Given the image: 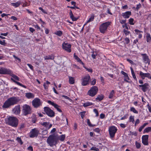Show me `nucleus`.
Returning <instances> with one entry per match:
<instances>
[{"instance_id": "obj_1", "label": "nucleus", "mask_w": 151, "mask_h": 151, "mask_svg": "<svg viewBox=\"0 0 151 151\" xmlns=\"http://www.w3.org/2000/svg\"><path fill=\"white\" fill-rule=\"evenodd\" d=\"M19 101L18 99L15 97H12L7 99L4 103L2 107L7 108L11 106L14 105L17 103Z\"/></svg>"}, {"instance_id": "obj_2", "label": "nucleus", "mask_w": 151, "mask_h": 151, "mask_svg": "<svg viewBox=\"0 0 151 151\" xmlns=\"http://www.w3.org/2000/svg\"><path fill=\"white\" fill-rule=\"evenodd\" d=\"M8 124L12 127H17L18 124L17 118L14 116H9L7 119Z\"/></svg>"}, {"instance_id": "obj_3", "label": "nucleus", "mask_w": 151, "mask_h": 151, "mask_svg": "<svg viewBox=\"0 0 151 151\" xmlns=\"http://www.w3.org/2000/svg\"><path fill=\"white\" fill-rule=\"evenodd\" d=\"M47 142L51 147L55 146L57 143V136L55 135H50L47 139Z\"/></svg>"}, {"instance_id": "obj_4", "label": "nucleus", "mask_w": 151, "mask_h": 151, "mask_svg": "<svg viewBox=\"0 0 151 151\" xmlns=\"http://www.w3.org/2000/svg\"><path fill=\"white\" fill-rule=\"evenodd\" d=\"M98 91V89L97 86H93L88 91L87 94L89 96L93 97L97 93Z\"/></svg>"}, {"instance_id": "obj_5", "label": "nucleus", "mask_w": 151, "mask_h": 151, "mask_svg": "<svg viewBox=\"0 0 151 151\" xmlns=\"http://www.w3.org/2000/svg\"><path fill=\"white\" fill-rule=\"evenodd\" d=\"M44 110L45 114L49 116L52 117L55 116V112L49 107H45Z\"/></svg>"}, {"instance_id": "obj_6", "label": "nucleus", "mask_w": 151, "mask_h": 151, "mask_svg": "<svg viewBox=\"0 0 151 151\" xmlns=\"http://www.w3.org/2000/svg\"><path fill=\"white\" fill-rule=\"evenodd\" d=\"M110 24V22H109L103 23L99 27L100 32L102 33H104L106 31L108 27Z\"/></svg>"}, {"instance_id": "obj_7", "label": "nucleus", "mask_w": 151, "mask_h": 151, "mask_svg": "<svg viewBox=\"0 0 151 151\" xmlns=\"http://www.w3.org/2000/svg\"><path fill=\"white\" fill-rule=\"evenodd\" d=\"M117 131L116 128L114 126H112L109 127V132L111 138H112L114 137Z\"/></svg>"}, {"instance_id": "obj_8", "label": "nucleus", "mask_w": 151, "mask_h": 151, "mask_svg": "<svg viewBox=\"0 0 151 151\" xmlns=\"http://www.w3.org/2000/svg\"><path fill=\"white\" fill-rule=\"evenodd\" d=\"M32 103L34 107L37 108L41 105L42 102L39 99L35 98L32 101Z\"/></svg>"}, {"instance_id": "obj_9", "label": "nucleus", "mask_w": 151, "mask_h": 151, "mask_svg": "<svg viewBox=\"0 0 151 151\" xmlns=\"http://www.w3.org/2000/svg\"><path fill=\"white\" fill-rule=\"evenodd\" d=\"M90 77L89 75H87L82 78L81 85L83 86H85L89 84V81Z\"/></svg>"}, {"instance_id": "obj_10", "label": "nucleus", "mask_w": 151, "mask_h": 151, "mask_svg": "<svg viewBox=\"0 0 151 151\" xmlns=\"http://www.w3.org/2000/svg\"><path fill=\"white\" fill-rule=\"evenodd\" d=\"M23 114L25 115L29 114L31 113V109L30 107L27 105H24L23 106Z\"/></svg>"}, {"instance_id": "obj_11", "label": "nucleus", "mask_w": 151, "mask_h": 151, "mask_svg": "<svg viewBox=\"0 0 151 151\" xmlns=\"http://www.w3.org/2000/svg\"><path fill=\"white\" fill-rule=\"evenodd\" d=\"M62 47L64 49L67 51L69 52H71V45L64 42L62 44Z\"/></svg>"}, {"instance_id": "obj_12", "label": "nucleus", "mask_w": 151, "mask_h": 151, "mask_svg": "<svg viewBox=\"0 0 151 151\" xmlns=\"http://www.w3.org/2000/svg\"><path fill=\"white\" fill-rule=\"evenodd\" d=\"M39 131L36 128L32 129L29 135L30 137H37L39 134Z\"/></svg>"}, {"instance_id": "obj_13", "label": "nucleus", "mask_w": 151, "mask_h": 151, "mask_svg": "<svg viewBox=\"0 0 151 151\" xmlns=\"http://www.w3.org/2000/svg\"><path fill=\"white\" fill-rule=\"evenodd\" d=\"M12 72L9 70L3 67L0 68V74H10Z\"/></svg>"}, {"instance_id": "obj_14", "label": "nucleus", "mask_w": 151, "mask_h": 151, "mask_svg": "<svg viewBox=\"0 0 151 151\" xmlns=\"http://www.w3.org/2000/svg\"><path fill=\"white\" fill-rule=\"evenodd\" d=\"M141 55L143 56V62L149 65L150 63V60L149 59L148 56L146 54H142Z\"/></svg>"}, {"instance_id": "obj_15", "label": "nucleus", "mask_w": 151, "mask_h": 151, "mask_svg": "<svg viewBox=\"0 0 151 151\" xmlns=\"http://www.w3.org/2000/svg\"><path fill=\"white\" fill-rule=\"evenodd\" d=\"M47 103L54 106V107L55 108L57 111L59 112H62V111L61 109L59 108L60 107L59 106H58V104L55 103L54 102H52L50 100L48 101Z\"/></svg>"}, {"instance_id": "obj_16", "label": "nucleus", "mask_w": 151, "mask_h": 151, "mask_svg": "<svg viewBox=\"0 0 151 151\" xmlns=\"http://www.w3.org/2000/svg\"><path fill=\"white\" fill-rule=\"evenodd\" d=\"M149 136L147 135H144L142 136V143L145 145H148V140Z\"/></svg>"}, {"instance_id": "obj_17", "label": "nucleus", "mask_w": 151, "mask_h": 151, "mask_svg": "<svg viewBox=\"0 0 151 151\" xmlns=\"http://www.w3.org/2000/svg\"><path fill=\"white\" fill-rule=\"evenodd\" d=\"M12 112L16 114H19L20 112V106L19 105L15 106L12 110Z\"/></svg>"}, {"instance_id": "obj_18", "label": "nucleus", "mask_w": 151, "mask_h": 151, "mask_svg": "<svg viewBox=\"0 0 151 151\" xmlns=\"http://www.w3.org/2000/svg\"><path fill=\"white\" fill-rule=\"evenodd\" d=\"M139 75L142 79H144L145 77H147L149 78L150 74L149 73H144L141 71L139 72Z\"/></svg>"}, {"instance_id": "obj_19", "label": "nucleus", "mask_w": 151, "mask_h": 151, "mask_svg": "<svg viewBox=\"0 0 151 151\" xmlns=\"http://www.w3.org/2000/svg\"><path fill=\"white\" fill-rule=\"evenodd\" d=\"M139 87H142V90L145 92L146 91V89L148 88L149 85L147 83H145L143 85H139Z\"/></svg>"}, {"instance_id": "obj_20", "label": "nucleus", "mask_w": 151, "mask_h": 151, "mask_svg": "<svg viewBox=\"0 0 151 151\" xmlns=\"http://www.w3.org/2000/svg\"><path fill=\"white\" fill-rule=\"evenodd\" d=\"M131 14V12L129 11H127L122 13V16L124 18H128Z\"/></svg>"}, {"instance_id": "obj_21", "label": "nucleus", "mask_w": 151, "mask_h": 151, "mask_svg": "<svg viewBox=\"0 0 151 151\" xmlns=\"http://www.w3.org/2000/svg\"><path fill=\"white\" fill-rule=\"evenodd\" d=\"M44 58L45 60H53L55 58V56L53 54L48 55L44 57Z\"/></svg>"}, {"instance_id": "obj_22", "label": "nucleus", "mask_w": 151, "mask_h": 151, "mask_svg": "<svg viewBox=\"0 0 151 151\" xmlns=\"http://www.w3.org/2000/svg\"><path fill=\"white\" fill-rule=\"evenodd\" d=\"M56 136H57V140L59 139L61 141H63L65 139V135L63 134L61 135L60 137L57 135Z\"/></svg>"}, {"instance_id": "obj_23", "label": "nucleus", "mask_w": 151, "mask_h": 151, "mask_svg": "<svg viewBox=\"0 0 151 151\" xmlns=\"http://www.w3.org/2000/svg\"><path fill=\"white\" fill-rule=\"evenodd\" d=\"M70 18L72 19L73 21H76L78 19V18L75 17L73 15L72 11L70 10V12L69 13Z\"/></svg>"}, {"instance_id": "obj_24", "label": "nucleus", "mask_w": 151, "mask_h": 151, "mask_svg": "<svg viewBox=\"0 0 151 151\" xmlns=\"http://www.w3.org/2000/svg\"><path fill=\"white\" fill-rule=\"evenodd\" d=\"M69 83L71 84H73L75 83V80L73 77L69 76Z\"/></svg>"}, {"instance_id": "obj_25", "label": "nucleus", "mask_w": 151, "mask_h": 151, "mask_svg": "<svg viewBox=\"0 0 151 151\" xmlns=\"http://www.w3.org/2000/svg\"><path fill=\"white\" fill-rule=\"evenodd\" d=\"M74 56L75 59H76L78 62L80 63L82 65H84L82 61L79 58H78L77 55H75V53H74Z\"/></svg>"}, {"instance_id": "obj_26", "label": "nucleus", "mask_w": 151, "mask_h": 151, "mask_svg": "<svg viewBox=\"0 0 151 151\" xmlns=\"http://www.w3.org/2000/svg\"><path fill=\"white\" fill-rule=\"evenodd\" d=\"M21 4V3L20 1H19L16 3H11L12 5L16 7H18Z\"/></svg>"}, {"instance_id": "obj_27", "label": "nucleus", "mask_w": 151, "mask_h": 151, "mask_svg": "<svg viewBox=\"0 0 151 151\" xmlns=\"http://www.w3.org/2000/svg\"><path fill=\"white\" fill-rule=\"evenodd\" d=\"M26 96L28 98H33L34 97V95L30 93H26Z\"/></svg>"}, {"instance_id": "obj_28", "label": "nucleus", "mask_w": 151, "mask_h": 151, "mask_svg": "<svg viewBox=\"0 0 151 151\" xmlns=\"http://www.w3.org/2000/svg\"><path fill=\"white\" fill-rule=\"evenodd\" d=\"M104 97V95L102 94L99 95L97 97L96 99L97 101L98 100L99 101H101L103 99Z\"/></svg>"}, {"instance_id": "obj_29", "label": "nucleus", "mask_w": 151, "mask_h": 151, "mask_svg": "<svg viewBox=\"0 0 151 151\" xmlns=\"http://www.w3.org/2000/svg\"><path fill=\"white\" fill-rule=\"evenodd\" d=\"M150 132H151V127H149L145 129L144 130L143 133H145L146 132L148 133Z\"/></svg>"}, {"instance_id": "obj_30", "label": "nucleus", "mask_w": 151, "mask_h": 151, "mask_svg": "<svg viewBox=\"0 0 151 151\" xmlns=\"http://www.w3.org/2000/svg\"><path fill=\"white\" fill-rule=\"evenodd\" d=\"M93 104L91 102H87L85 103H84L83 104V106L84 107H86L88 106H91Z\"/></svg>"}, {"instance_id": "obj_31", "label": "nucleus", "mask_w": 151, "mask_h": 151, "mask_svg": "<svg viewBox=\"0 0 151 151\" xmlns=\"http://www.w3.org/2000/svg\"><path fill=\"white\" fill-rule=\"evenodd\" d=\"M130 69L131 70L132 74V76H133V77L134 79L135 80L137 81V78L136 76L135 75L134 72L133 71L132 68V67H131Z\"/></svg>"}, {"instance_id": "obj_32", "label": "nucleus", "mask_w": 151, "mask_h": 151, "mask_svg": "<svg viewBox=\"0 0 151 151\" xmlns=\"http://www.w3.org/2000/svg\"><path fill=\"white\" fill-rule=\"evenodd\" d=\"M94 17V15H92L91 16L90 18L87 21L86 23L84 24L85 25L86 23L89 22L91 21H93Z\"/></svg>"}, {"instance_id": "obj_33", "label": "nucleus", "mask_w": 151, "mask_h": 151, "mask_svg": "<svg viewBox=\"0 0 151 151\" xmlns=\"http://www.w3.org/2000/svg\"><path fill=\"white\" fill-rule=\"evenodd\" d=\"M147 41V42L151 41V37L149 34H147L146 36Z\"/></svg>"}, {"instance_id": "obj_34", "label": "nucleus", "mask_w": 151, "mask_h": 151, "mask_svg": "<svg viewBox=\"0 0 151 151\" xmlns=\"http://www.w3.org/2000/svg\"><path fill=\"white\" fill-rule=\"evenodd\" d=\"M148 124V123H144L142 126H141L139 129V132H141L144 127Z\"/></svg>"}, {"instance_id": "obj_35", "label": "nucleus", "mask_w": 151, "mask_h": 151, "mask_svg": "<svg viewBox=\"0 0 151 151\" xmlns=\"http://www.w3.org/2000/svg\"><path fill=\"white\" fill-rule=\"evenodd\" d=\"M49 123L47 122H44L41 123L42 125L45 127L47 128H48V126H49Z\"/></svg>"}, {"instance_id": "obj_36", "label": "nucleus", "mask_w": 151, "mask_h": 151, "mask_svg": "<svg viewBox=\"0 0 151 151\" xmlns=\"http://www.w3.org/2000/svg\"><path fill=\"white\" fill-rule=\"evenodd\" d=\"M55 34L59 36H61L62 35L63 33L61 31H58L55 32Z\"/></svg>"}, {"instance_id": "obj_37", "label": "nucleus", "mask_w": 151, "mask_h": 151, "mask_svg": "<svg viewBox=\"0 0 151 151\" xmlns=\"http://www.w3.org/2000/svg\"><path fill=\"white\" fill-rule=\"evenodd\" d=\"M114 94V91L113 90H112L111 92L110 93V94L109 95V99H111L113 97Z\"/></svg>"}, {"instance_id": "obj_38", "label": "nucleus", "mask_w": 151, "mask_h": 151, "mask_svg": "<svg viewBox=\"0 0 151 151\" xmlns=\"http://www.w3.org/2000/svg\"><path fill=\"white\" fill-rule=\"evenodd\" d=\"M124 81L127 82H129V81H128V80H129V79L128 74H127L126 75H125V76H124Z\"/></svg>"}, {"instance_id": "obj_39", "label": "nucleus", "mask_w": 151, "mask_h": 151, "mask_svg": "<svg viewBox=\"0 0 151 151\" xmlns=\"http://www.w3.org/2000/svg\"><path fill=\"white\" fill-rule=\"evenodd\" d=\"M130 111H132L133 112H134V113L136 114H138V111L136 110L133 107H132L130 109Z\"/></svg>"}, {"instance_id": "obj_40", "label": "nucleus", "mask_w": 151, "mask_h": 151, "mask_svg": "<svg viewBox=\"0 0 151 151\" xmlns=\"http://www.w3.org/2000/svg\"><path fill=\"white\" fill-rule=\"evenodd\" d=\"M123 32L126 36H127L130 34V32L128 31L127 30H126L125 29H123Z\"/></svg>"}, {"instance_id": "obj_41", "label": "nucleus", "mask_w": 151, "mask_h": 151, "mask_svg": "<svg viewBox=\"0 0 151 151\" xmlns=\"http://www.w3.org/2000/svg\"><path fill=\"white\" fill-rule=\"evenodd\" d=\"M134 19L133 18H131L129 20V24L131 25H134Z\"/></svg>"}, {"instance_id": "obj_42", "label": "nucleus", "mask_w": 151, "mask_h": 151, "mask_svg": "<svg viewBox=\"0 0 151 151\" xmlns=\"http://www.w3.org/2000/svg\"><path fill=\"white\" fill-rule=\"evenodd\" d=\"M87 123L88 125L90 127H94V126H95V125H92V124H91V122H90V120L89 119H88L87 120Z\"/></svg>"}, {"instance_id": "obj_43", "label": "nucleus", "mask_w": 151, "mask_h": 151, "mask_svg": "<svg viewBox=\"0 0 151 151\" xmlns=\"http://www.w3.org/2000/svg\"><path fill=\"white\" fill-rule=\"evenodd\" d=\"M91 150H94L96 151H99V149L95 147H92L91 148Z\"/></svg>"}, {"instance_id": "obj_44", "label": "nucleus", "mask_w": 151, "mask_h": 151, "mask_svg": "<svg viewBox=\"0 0 151 151\" xmlns=\"http://www.w3.org/2000/svg\"><path fill=\"white\" fill-rule=\"evenodd\" d=\"M17 140L18 142H19V143H20L21 145H22L23 144V142L22 141L21 139L20 138L18 137L17 138Z\"/></svg>"}, {"instance_id": "obj_45", "label": "nucleus", "mask_w": 151, "mask_h": 151, "mask_svg": "<svg viewBox=\"0 0 151 151\" xmlns=\"http://www.w3.org/2000/svg\"><path fill=\"white\" fill-rule=\"evenodd\" d=\"M130 122H134V116H130L129 118Z\"/></svg>"}, {"instance_id": "obj_46", "label": "nucleus", "mask_w": 151, "mask_h": 151, "mask_svg": "<svg viewBox=\"0 0 151 151\" xmlns=\"http://www.w3.org/2000/svg\"><path fill=\"white\" fill-rule=\"evenodd\" d=\"M136 147L138 149L140 148L141 147L140 144L137 142H136Z\"/></svg>"}, {"instance_id": "obj_47", "label": "nucleus", "mask_w": 151, "mask_h": 151, "mask_svg": "<svg viewBox=\"0 0 151 151\" xmlns=\"http://www.w3.org/2000/svg\"><path fill=\"white\" fill-rule=\"evenodd\" d=\"M12 76L15 79H16L17 80H18V81L19 80V78L17 76H16L15 75L13 74L12 75Z\"/></svg>"}, {"instance_id": "obj_48", "label": "nucleus", "mask_w": 151, "mask_h": 151, "mask_svg": "<svg viewBox=\"0 0 151 151\" xmlns=\"http://www.w3.org/2000/svg\"><path fill=\"white\" fill-rule=\"evenodd\" d=\"M93 111L96 114V116H99V113L97 109H94Z\"/></svg>"}, {"instance_id": "obj_49", "label": "nucleus", "mask_w": 151, "mask_h": 151, "mask_svg": "<svg viewBox=\"0 0 151 151\" xmlns=\"http://www.w3.org/2000/svg\"><path fill=\"white\" fill-rule=\"evenodd\" d=\"M5 42V41L4 40L3 41H1L0 40V44L4 46H5L6 45V43Z\"/></svg>"}, {"instance_id": "obj_50", "label": "nucleus", "mask_w": 151, "mask_h": 151, "mask_svg": "<svg viewBox=\"0 0 151 151\" xmlns=\"http://www.w3.org/2000/svg\"><path fill=\"white\" fill-rule=\"evenodd\" d=\"M85 113H86L85 111H83V112H81L80 113H81V117L82 118V119H83V117H84V116H85Z\"/></svg>"}, {"instance_id": "obj_51", "label": "nucleus", "mask_w": 151, "mask_h": 151, "mask_svg": "<svg viewBox=\"0 0 151 151\" xmlns=\"http://www.w3.org/2000/svg\"><path fill=\"white\" fill-rule=\"evenodd\" d=\"M142 6V5L140 3H139V4H137V7L136 8V9L137 10H138L139 8H141Z\"/></svg>"}, {"instance_id": "obj_52", "label": "nucleus", "mask_w": 151, "mask_h": 151, "mask_svg": "<svg viewBox=\"0 0 151 151\" xmlns=\"http://www.w3.org/2000/svg\"><path fill=\"white\" fill-rule=\"evenodd\" d=\"M96 80L94 79L91 83V84L92 85H94L96 84Z\"/></svg>"}, {"instance_id": "obj_53", "label": "nucleus", "mask_w": 151, "mask_h": 151, "mask_svg": "<svg viewBox=\"0 0 151 151\" xmlns=\"http://www.w3.org/2000/svg\"><path fill=\"white\" fill-rule=\"evenodd\" d=\"M96 53L95 54L94 52H93L91 55V56L93 59H95L96 58Z\"/></svg>"}, {"instance_id": "obj_54", "label": "nucleus", "mask_w": 151, "mask_h": 151, "mask_svg": "<svg viewBox=\"0 0 151 151\" xmlns=\"http://www.w3.org/2000/svg\"><path fill=\"white\" fill-rule=\"evenodd\" d=\"M125 41L127 44H128L129 42V38L126 37L125 39Z\"/></svg>"}, {"instance_id": "obj_55", "label": "nucleus", "mask_w": 151, "mask_h": 151, "mask_svg": "<svg viewBox=\"0 0 151 151\" xmlns=\"http://www.w3.org/2000/svg\"><path fill=\"white\" fill-rule=\"evenodd\" d=\"M43 86L45 89H47L48 88V85L46 84V83H44Z\"/></svg>"}, {"instance_id": "obj_56", "label": "nucleus", "mask_w": 151, "mask_h": 151, "mask_svg": "<svg viewBox=\"0 0 151 151\" xmlns=\"http://www.w3.org/2000/svg\"><path fill=\"white\" fill-rule=\"evenodd\" d=\"M127 60L130 63H131V64L132 65H135V63L133 62L132 61V60L129 59H127Z\"/></svg>"}, {"instance_id": "obj_57", "label": "nucleus", "mask_w": 151, "mask_h": 151, "mask_svg": "<svg viewBox=\"0 0 151 151\" xmlns=\"http://www.w3.org/2000/svg\"><path fill=\"white\" fill-rule=\"evenodd\" d=\"M122 27L123 28H125L127 30L128 29V27L127 25V24H125L124 25H122Z\"/></svg>"}, {"instance_id": "obj_58", "label": "nucleus", "mask_w": 151, "mask_h": 151, "mask_svg": "<svg viewBox=\"0 0 151 151\" xmlns=\"http://www.w3.org/2000/svg\"><path fill=\"white\" fill-rule=\"evenodd\" d=\"M126 20H122L120 21V22L122 24H125L126 23Z\"/></svg>"}, {"instance_id": "obj_59", "label": "nucleus", "mask_w": 151, "mask_h": 151, "mask_svg": "<svg viewBox=\"0 0 151 151\" xmlns=\"http://www.w3.org/2000/svg\"><path fill=\"white\" fill-rule=\"evenodd\" d=\"M27 65L32 70H33V66L29 64H27Z\"/></svg>"}, {"instance_id": "obj_60", "label": "nucleus", "mask_w": 151, "mask_h": 151, "mask_svg": "<svg viewBox=\"0 0 151 151\" xmlns=\"http://www.w3.org/2000/svg\"><path fill=\"white\" fill-rule=\"evenodd\" d=\"M140 121L139 119H137L136 120L135 123V126H136L137 124H139V123Z\"/></svg>"}, {"instance_id": "obj_61", "label": "nucleus", "mask_w": 151, "mask_h": 151, "mask_svg": "<svg viewBox=\"0 0 151 151\" xmlns=\"http://www.w3.org/2000/svg\"><path fill=\"white\" fill-rule=\"evenodd\" d=\"M27 150L29 151H33V148L32 146H29L27 148Z\"/></svg>"}, {"instance_id": "obj_62", "label": "nucleus", "mask_w": 151, "mask_h": 151, "mask_svg": "<svg viewBox=\"0 0 151 151\" xmlns=\"http://www.w3.org/2000/svg\"><path fill=\"white\" fill-rule=\"evenodd\" d=\"M34 26L35 27V28H37L38 30H40V28L38 25L37 24L35 25H34Z\"/></svg>"}, {"instance_id": "obj_63", "label": "nucleus", "mask_w": 151, "mask_h": 151, "mask_svg": "<svg viewBox=\"0 0 151 151\" xmlns=\"http://www.w3.org/2000/svg\"><path fill=\"white\" fill-rule=\"evenodd\" d=\"M105 117V115L103 114H101L100 115V118L101 119H103Z\"/></svg>"}, {"instance_id": "obj_64", "label": "nucleus", "mask_w": 151, "mask_h": 151, "mask_svg": "<svg viewBox=\"0 0 151 151\" xmlns=\"http://www.w3.org/2000/svg\"><path fill=\"white\" fill-rule=\"evenodd\" d=\"M29 30L32 33H33L35 31V29L32 27H30L29 28Z\"/></svg>"}]
</instances>
